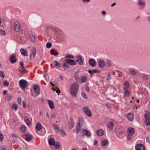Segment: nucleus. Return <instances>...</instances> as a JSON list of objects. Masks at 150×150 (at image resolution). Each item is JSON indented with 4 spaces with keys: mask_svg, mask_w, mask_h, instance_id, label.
I'll return each mask as SVG.
<instances>
[{
    "mask_svg": "<svg viewBox=\"0 0 150 150\" xmlns=\"http://www.w3.org/2000/svg\"><path fill=\"white\" fill-rule=\"evenodd\" d=\"M79 85L77 82L72 83L70 87V93L74 97L77 96L79 91Z\"/></svg>",
    "mask_w": 150,
    "mask_h": 150,
    "instance_id": "1",
    "label": "nucleus"
},
{
    "mask_svg": "<svg viewBox=\"0 0 150 150\" xmlns=\"http://www.w3.org/2000/svg\"><path fill=\"white\" fill-rule=\"evenodd\" d=\"M144 117L145 119V124L146 125H150V112H146L144 115Z\"/></svg>",
    "mask_w": 150,
    "mask_h": 150,
    "instance_id": "2",
    "label": "nucleus"
},
{
    "mask_svg": "<svg viewBox=\"0 0 150 150\" xmlns=\"http://www.w3.org/2000/svg\"><path fill=\"white\" fill-rule=\"evenodd\" d=\"M28 82L24 79H21L19 81V84L22 90L25 88L28 85Z\"/></svg>",
    "mask_w": 150,
    "mask_h": 150,
    "instance_id": "3",
    "label": "nucleus"
},
{
    "mask_svg": "<svg viewBox=\"0 0 150 150\" xmlns=\"http://www.w3.org/2000/svg\"><path fill=\"white\" fill-rule=\"evenodd\" d=\"M134 132V129L130 127L127 130V133L128 134V137H127V139L129 140H130V137L133 135Z\"/></svg>",
    "mask_w": 150,
    "mask_h": 150,
    "instance_id": "4",
    "label": "nucleus"
},
{
    "mask_svg": "<svg viewBox=\"0 0 150 150\" xmlns=\"http://www.w3.org/2000/svg\"><path fill=\"white\" fill-rule=\"evenodd\" d=\"M82 109L85 113L88 116L91 117L92 116L91 112L88 107L85 106Z\"/></svg>",
    "mask_w": 150,
    "mask_h": 150,
    "instance_id": "5",
    "label": "nucleus"
},
{
    "mask_svg": "<svg viewBox=\"0 0 150 150\" xmlns=\"http://www.w3.org/2000/svg\"><path fill=\"white\" fill-rule=\"evenodd\" d=\"M14 30L16 32L19 31L21 29V25L18 22H16L14 26Z\"/></svg>",
    "mask_w": 150,
    "mask_h": 150,
    "instance_id": "6",
    "label": "nucleus"
},
{
    "mask_svg": "<svg viewBox=\"0 0 150 150\" xmlns=\"http://www.w3.org/2000/svg\"><path fill=\"white\" fill-rule=\"evenodd\" d=\"M136 150H145V147L143 144H139L135 146Z\"/></svg>",
    "mask_w": 150,
    "mask_h": 150,
    "instance_id": "7",
    "label": "nucleus"
},
{
    "mask_svg": "<svg viewBox=\"0 0 150 150\" xmlns=\"http://www.w3.org/2000/svg\"><path fill=\"white\" fill-rule=\"evenodd\" d=\"M79 81L81 83H84L86 82L87 80V77L86 76H79Z\"/></svg>",
    "mask_w": 150,
    "mask_h": 150,
    "instance_id": "8",
    "label": "nucleus"
},
{
    "mask_svg": "<svg viewBox=\"0 0 150 150\" xmlns=\"http://www.w3.org/2000/svg\"><path fill=\"white\" fill-rule=\"evenodd\" d=\"M36 52V49L35 47H33L32 50L31 52L30 55V58H34L35 57Z\"/></svg>",
    "mask_w": 150,
    "mask_h": 150,
    "instance_id": "9",
    "label": "nucleus"
},
{
    "mask_svg": "<svg viewBox=\"0 0 150 150\" xmlns=\"http://www.w3.org/2000/svg\"><path fill=\"white\" fill-rule=\"evenodd\" d=\"M66 62L69 64L72 65H75L76 64V62L75 60L70 59H66Z\"/></svg>",
    "mask_w": 150,
    "mask_h": 150,
    "instance_id": "10",
    "label": "nucleus"
},
{
    "mask_svg": "<svg viewBox=\"0 0 150 150\" xmlns=\"http://www.w3.org/2000/svg\"><path fill=\"white\" fill-rule=\"evenodd\" d=\"M81 130L84 134L87 137H89L91 136V133L88 130H86L84 129H81Z\"/></svg>",
    "mask_w": 150,
    "mask_h": 150,
    "instance_id": "11",
    "label": "nucleus"
},
{
    "mask_svg": "<svg viewBox=\"0 0 150 150\" xmlns=\"http://www.w3.org/2000/svg\"><path fill=\"white\" fill-rule=\"evenodd\" d=\"M76 61L80 65L83 64V61L81 57L80 56H78L76 57Z\"/></svg>",
    "mask_w": 150,
    "mask_h": 150,
    "instance_id": "12",
    "label": "nucleus"
},
{
    "mask_svg": "<svg viewBox=\"0 0 150 150\" xmlns=\"http://www.w3.org/2000/svg\"><path fill=\"white\" fill-rule=\"evenodd\" d=\"M25 140L28 142L30 141L33 138L32 136L30 134H25Z\"/></svg>",
    "mask_w": 150,
    "mask_h": 150,
    "instance_id": "13",
    "label": "nucleus"
},
{
    "mask_svg": "<svg viewBox=\"0 0 150 150\" xmlns=\"http://www.w3.org/2000/svg\"><path fill=\"white\" fill-rule=\"evenodd\" d=\"M33 89L35 93L37 94V95L40 94V89L39 86L38 85H35L33 86Z\"/></svg>",
    "mask_w": 150,
    "mask_h": 150,
    "instance_id": "14",
    "label": "nucleus"
},
{
    "mask_svg": "<svg viewBox=\"0 0 150 150\" xmlns=\"http://www.w3.org/2000/svg\"><path fill=\"white\" fill-rule=\"evenodd\" d=\"M17 60L16 55L14 54H12L11 55L10 57V61L12 64L15 63Z\"/></svg>",
    "mask_w": 150,
    "mask_h": 150,
    "instance_id": "15",
    "label": "nucleus"
},
{
    "mask_svg": "<svg viewBox=\"0 0 150 150\" xmlns=\"http://www.w3.org/2000/svg\"><path fill=\"white\" fill-rule=\"evenodd\" d=\"M89 65L90 66L94 67L96 65V62L94 59H91L89 60Z\"/></svg>",
    "mask_w": 150,
    "mask_h": 150,
    "instance_id": "16",
    "label": "nucleus"
},
{
    "mask_svg": "<svg viewBox=\"0 0 150 150\" xmlns=\"http://www.w3.org/2000/svg\"><path fill=\"white\" fill-rule=\"evenodd\" d=\"M107 126L110 130L113 129V127L114 126V125L112 122L110 121L108 123Z\"/></svg>",
    "mask_w": 150,
    "mask_h": 150,
    "instance_id": "17",
    "label": "nucleus"
},
{
    "mask_svg": "<svg viewBox=\"0 0 150 150\" xmlns=\"http://www.w3.org/2000/svg\"><path fill=\"white\" fill-rule=\"evenodd\" d=\"M129 72L130 74L134 76H135L137 73V71L134 69H130Z\"/></svg>",
    "mask_w": 150,
    "mask_h": 150,
    "instance_id": "18",
    "label": "nucleus"
},
{
    "mask_svg": "<svg viewBox=\"0 0 150 150\" xmlns=\"http://www.w3.org/2000/svg\"><path fill=\"white\" fill-rule=\"evenodd\" d=\"M96 133L97 134V135L99 136H101L103 135L104 134V131L102 129H100L97 130Z\"/></svg>",
    "mask_w": 150,
    "mask_h": 150,
    "instance_id": "19",
    "label": "nucleus"
},
{
    "mask_svg": "<svg viewBox=\"0 0 150 150\" xmlns=\"http://www.w3.org/2000/svg\"><path fill=\"white\" fill-rule=\"evenodd\" d=\"M20 51L21 54L24 56H27L28 55V52L24 49L21 48L20 50Z\"/></svg>",
    "mask_w": 150,
    "mask_h": 150,
    "instance_id": "20",
    "label": "nucleus"
},
{
    "mask_svg": "<svg viewBox=\"0 0 150 150\" xmlns=\"http://www.w3.org/2000/svg\"><path fill=\"white\" fill-rule=\"evenodd\" d=\"M99 67L100 68H103L105 66V64L103 60L99 61L98 63Z\"/></svg>",
    "mask_w": 150,
    "mask_h": 150,
    "instance_id": "21",
    "label": "nucleus"
},
{
    "mask_svg": "<svg viewBox=\"0 0 150 150\" xmlns=\"http://www.w3.org/2000/svg\"><path fill=\"white\" fill-rule=\"evenodd\" d=\"M69 125L71 126L70 127L71 129L72 128L74 127V123L73 118H70V120L69 122Z\"/></svg>",
    "mask_w": 150,
    "mask_h": 150,
    "instance_id": "22",
    "label": "nucleus"
},
{
    "mask_svg": "<svg viewBox=\"0 0 150 150\" xmlns=\"http://www.w3.org/2000/svg\"><path fill=\"white\" fill-rule=\"evenodd\" d=\"M48 103L50 108L52 109H53L54 106L53 101L52 100H49L48 101Z\"/></svg>",
    "mask_w": 150,
    "mask_h": 150,
    "instance_id": "23",
    "label": "nucleus"
},
{
    "mask_svg": "<svg viewBox=\"0 0 150 150\" xmlns=\"http://www.w3.org/2000/svg\"><path fill=\"white\" fill-rule=\"evenodd\" d=\"M124 90H128L129 85V83L128 81H125V82Z\"/></svg>",
    "mask_w": 150,
    "mask_h": 150,
    "instance_id": "24",
    "label": "nucleus"
},
{
    "mask_svg": "<svg viewBox=\"0 0 150 150\" xmlns=\"http://www.w3.org/2000/svg\"><path fill=\"white\" fill-rule=\"evenodd\" d=\"M54 64L55 67L57 69H59L61 67L60 63L57 61H55L54 62Z\"/></svg>",
    "mask_w": 150,
    "mask_h": 150,
    "instance_id": "25",
    "label": "nucleus"
},
{
    "mask_svg": "<svg viewBox=\"0 0 150 150\" xmlns=\"http://www.w3.org/2000/svg\"><path fill=\"white\" fill-rule=\"evenodd\" d=\"M36 129L38 131H39L42 129V126L41 123L39 122H38L37 123L35 127Z\"/></svg>",
    "mask_w": 150,
    "mask_h": 150,
    "instance_id": "26",
    "label": "nucleus"
},
{
    "mask_svg": "<svg viewBox=\"0 0 150 150\" xmlns=\"http://www.w3.org/2000/svg\"><path fill=\"white\" fill-rule=\"evenodd\" d=\"M25 120V123L28 126H30L31 125V121L27 117L26 118Z\"/></svg>",
    "mask_w": 150,
    "mask_h": 150,
    "instance_id": "27",
    "label": "nucleus"
},
{
    "mask_svg": "<svg viewBox=\"0 0 150 150\" xmlns=\"http://www.w3.org/2000/svg\"><path fill=\"white\" fill-rule=\"evenodd\" d=\"M48 142L50 145H54L55 142L54 139L50 138L49 139Z\"/></svg>",
    "mask_w": 150,
    "mask_h": 150,
    "instance_id": "28",
    "label": "nucleus"
},
{
    "mask_svg": "<svg viewBox=\"0 0 150 150\" xmlns=\"http://www.w3.org/2000/svg\"><path fill=\"white\" fill-rule=\"evenodd\" d=\"M50 54L52 55L57 56L58 54V53L57 52H55L54 50L52 49L50 52Z\"/></svg>",
    "mask_w": 150,
    "mask_h": 150,
    "instance_id": "29",
    "label": "nucleus"
},
{
    "mask_svg": "<svg viewBox=\"0 0 150 150\" xmlns=\"http://www.w3.org/2000/svg\"><path fill=\"white\" fill-rule=\"evenodd\" d=\"M127 117L130 121H132L133 120V116L132 114L128 113L127 115Z\"/></svg>",
    "mask_w": 150,
    "mask_h": 150,
    "instance_id": "30",
    "label": "nucleus"
},
{
    "mask_svg": "<svg viewBox=\"0 0 150 150\" xmlns=\"http://www.w3.org/2000/svg\"><path fill=\"white\" fill-rule=\"evenodd\" d=\"M79 72L78 71H76L74 74V76L75 77V79L77 81H79Z\"/></svg>",
    "mask_w": 150,
    "mask_h": 150,
    "instance_id": "31",
    "label": "nucleus"
},
{
    "mask_svg": "<svg viewBox=\"0 0 150 150\" xmlns=\"http://www.w3.org/2000/svg\"><path fill=\"white\" fill-rule=\"evenodd\" d=\"M12 99V96L10 94H8L6 97L5 100L7 101H10Z\"/></svg>",
    "mask_w": 150,
    "mask_h": 150,
    "instance_id": "32",
    "label": "nucleus"
},
{
    "mask_svg": "<svg viewBox=\"0 0 150 150\" xmlns=\"http://www.w3.org/2000/svg\"><path fill=\"white\" fill-rule=\"evenodd\" d=\"M108 142V140L105 139L104 140L102 141L101 142V144L102 146H105L107 144Z\"/></svg>",
    "mask_w": 150,
    "mask_h": 150,
    "instance_id": "33",
    "label": "nucleus"
},
{
    "mask_svg": "<svg viewBox=\"0 0 150 150\" xmlns=\"http://www.w3.org/2000/svg\"><path fill=\"white\" fill-rule=\"evenodd\" d=\"M30 40L32 42H35L36 39L35 35H31L30 36Z\"/></svg>",
    "mask_w": 150,
    "mask_h": 150,
    "instance_id": "34",
    "label": "nucleus"
},
{
    "mask_svg": "<svg viewBox=\"0 0 150 150\" xmlns=\"http://www.w3.org/2000/svg\"><path fill=\"white\" fill-rule=\"evenodd\" d=\"M138 4L139 6L142 5L143 7L144 8L145 6V3L144 1H143L142 0H139V1Z\"/></svg>",
    "mask_w": 150,
    "mask_h": 150,
    "instance_id": "35",
    "label": "nucleus"
},
{
    "mask_svg": "<svg viewBox=\"0 0 150 150\" xmlns=\"http://www.w3.org/2000/svg\"><path fill=\"white\" fill-rule=\"evenodd\" d=\"M83 124V121L82 119H80L78 124V126L79 125V127H82Z\"/></svg>",
    "mask_w": 150,
    "mask_h": 150,
    "instance_id": "36",
    "label": "nucleus"
},
{
    "mask_svg": "<svg viewBox=\"0 0 150 150\" xmlns=\"http://www.w3.org/2000/svg\"><path fill=\"white\" fill-rule=\"evenodd\" d=\"M52 89L54 91L56 90V91L57 93H59L60 92V91L59 90V89L58 88H57V87H55V86L53 87L52 88Z\"/></svg>",
    "mask_w": 150,
    "mask_h": 150,
    "instance_id": "37",
    "label": "nucleus"
},
{
    "mask_svg": "<svg viewBox=\"0 0 150 150\" xmlns=\"http://www.w3.org/2000/svg\"><path fill=\"white\" fill-rule=\"evenodd\" d=\"M88 72L91 74H93L97 72L98 70H89L88 71Z\"/></svg>",
    "mask_w": 150,
    "mask_h": 150,
    "instance_id": "38",
    "label": "nucleus"
},
{
    "mask_svg": "<svg viewBox=\"0 0 150 150\" xmlns=\"http://www.w3.org/2000/svg\"><path fill=\"white\" fill-rule=\"evenodd\" d=\"M125 90L124 93V96L125 97H127L129 96V93L128 91L127 90Z\"/></svg>",
    "mask_w": 150,
    "mask_h": 150,
    "instance_id": "39",
    "label": "nucleus"
},
{
    "mask_svg": "<svg viewBox=\"0 0 150 150\" xmlns=\"http://www.w3.org/2000/svg\"><path fill=\"white\" fill-rule=\"evenodd\" d=\"M20 129L21 131H23V132H25L26 129V127L24 125H22V126L21 127Z\"/></svg>",
    "mask_w": 150,
    "mask_h": 150,
    "instance_id": "40",
    "label": "nucleus"
},
{
    "mask_svg": "<svg viewBox=\"0 0 150 150\" xmlns=\"http://www.w3.org/2000/svg\"><path fill=\"white\" fill-rule=\"evenodd\" d=\"M54 145V147L56 149H58L59 148L60 146V144L58 142H55Z\"/></svg>",
    "mask_w": 150,
    "mask_h": 150,
    "instance_id": "41",
    "label": "nucleus"
},
{
    "mask_svg": "<svg viewBox=\"0 0 150 150\" xmlns=\"http://www.w3.org/2000/svg\"><path fill=\"white\" fill-rule=\"evenodd\" d=\"M59 132L61 135L62 136H65L66 135V132H64L63 130H60Z\"/></svg>",
    "mask_w": 150,
    "mask_h": 150,
    "instance_id": "42",
    "label": "nucleus"
},
{
    "mask_svg": "<svg viewBox=\"0 0 150 150\" xmlns=\"http://www.w3.org/2000/svg\"><path fill=\"white\" fill-rule=\"evenodd\" d=\"M106 63L108 67H110L111 65V62L110 60L108 59Z\"/></svg>",
    "mask_w": 150,
    "mask_h": 150,
    "instance_id": "43",
    "label": "nucleus"
},
{
    "mask_svg": "<svg viewBox=\"0 0 150 150\" xmlns=\"http://www.w3.org/2000/svg\"><path fill=\"white\" fill-rule=\"evenodd\" d=\"M12 108H13L16 111L18 108V106L17 104H14L12 106Z\"/></svg>",
    "mask_w": 150,
    "mask_h": 150,
    "instance_id": "44",
    "label": "nucleus"
},
{
    "mask_svg": "<svg viewBox=\"0 0 150 150\" xmlns=\"http://www.w3.org/2000/svg\"><path fill=\"white\" fill-rule=\"evenodd\" d=\"M52 43L50 42H48L47 43L46 46L47 48H49L52 47Z\"/></svg>",
    "mask_w": 150,
    "mask_h": 150,
    "instance_id": "45",
    "label": "nucleus"
},
{
    "mask_svg": "<svg viewBox=\"0 0 150 150\" xmlns=\"http://www.w3.org/2000/svg\"><path fill=\"white\" fill-rule=\"evenodd\" d=\"M67 64L68 63L67 62L64 63L63 64V67L64 68H68L69 67V66Z\"/></svg>",
    "mask_w": 150,
    "mask_h": 150,
    "instance_id": "46",
    "label": "nucleus"
},
{
    "mask_svg": "<svg viewBox=\"0 0 150 150\" xmlns=\"http://www.w3.org/2000/svg\"><path fill=\"white\" fill-rule=\"evenodd\" d=\"M53 128L55 129H59V127L56 124L52 125Z\"/></svg>",
    "mask_w": 150,
    "mask_h": 150,
    "instance_id": "47",
    "label": "nucleus"
},
{
    "mask_svg": "<svg viewBox=\"0 0 150 150\" xmlns=\"http://www.w3.org/2000/svg\"><path fill=\"white\" fill-rule=\"evenodd\" d=\"M65 57L71 58H74V56L72 54H68Z\"/></svg>",
    "mask_w": 150,
    "mask_h": 150,
    "instance_id": "48",
    "label": "nucleus"
},
{
    "mask_svg": "<svg viewBox=\"0 0 150 150\" xmlns=\"http://www.w3.org/2000/svg\"><path fill=\"white\" fill-rule=\"evenodd\" d=\"M81 95L83 97V98L87 99V96L86 93L84 92H83L81 93Z\"/></svg>",
    "mask_w": 150,
    "mask_h": 150,
    "instance_id": "49",
    "label": "nucleus"
},
{
    "mask_svg": "<svg viewBox=\"0 0 150 150\" xmlns=\"http://www.w3.org/2000/svg\"><path fill=\"white\" fill-rule=\"evenodd\" d=\"M3 84L5 86H9V82H8L7 81H5L4 82Z\"/></svg>",
    "mask_w": 150,
    "mask_h": 150,
    "instance_id": "50",
    "label": "nucleus"
},
{
    "mask_svg": "<svg viewBox=\"0 0 150 150\" xmlns=\"http://www.w3.org/2000/svg\"><path fill=\"white\" fill-rule=\"evenodd\" d=\"M6 34V32L4 30H1L0 31V34L1 35H4Z\"/></svg>",
    "mask_w": 150,
    "mask_h": 150,
    "instance_id": "51",
    "label": "nucleus"
},
{
    "mask_svg": "<svg viewBox=\"0 0 150 150\" xmlns=\"http://www.w3.org/2000/svg\"><path fill=\"white\" fill-rule=\"evenodd\" d=\"M18 103L21 104V97H18Z\"/></svg>",
    "mask_w": 150,
    "mask_h": 150,
    "instance_id": "52",
    "label": "nucleus"
},
{
    "mask_svg": "<svg viewBox=\"0 0 150 150\" xmlns=\"http://www.w3.org/2000/svg\"><path fill=\"white\" fill-rule=\"evenodd\" d=\"M115 71H116L117 73H118V76L119 77H120L121 76V74H122V73L119 70H115Z\"/></svg>",
    "mask_w": 150,
    "mask_h": 150,
    "instance_id": "53",
    "label": "nucleus"
},
{
    "mask_svg": "<svg viewBox=\"0 0 150 150\" xmlns=\"http://www.w3.org/2000/svg\"><path fill=\"white\" fill-rule=\"evenodd\" d=\"M0 76L3 78L4 77V73L3 71H0Z\"/></svg>",
    "mask_w": 150,
    "mask_h": 150,
    "instance_id": "54",
    "label": "nucleus"
},
{
    "mask_svg": "<svg viewBox=\"0 0 150 150\" xmlns=\"http://www.w3.org/2000/svg\"><path fill=\"white\" fill-rule=\"evenodd\" d=\"M3 138L4 137L3 135L0 133V142L1 141L3 140Z\"/></svg>",
    "mask_w": 150,
    "mask_h": 150,
    "instance_id": "55",
    "label": "nucleus"
},
{
    "mask_svg": "<svg viewBox=\"0 0 150 150\" xmlns=\"http://www.w3.org/2000/svg\"><path fill=\"white\" fill-rule=\"evenodd\" d=\"M143 78L144 80H146L148 79V77L147 75L144 74L143 76Z\"/></svg>",
    "mask_w": 150,
    "mask_h": 150,
    "instance_id": "56",
    "label": "nucleus"
},
{
    "mask_svg": "<svg viewBox=\"0 0 150 150\" xmlns=\"http://www.w3.org/2000/svg\"><path fill=\"white\" fill-rule=\"evenodd\" d=\"M56 117L55 114L54 113H52L51 114V118L52 119L55 118Z\"/></svg>",
    "mask_w": 150,
    "mask_h": 150,
    "instance_id": "57",
    "label": "nucleus"
},
{
    "mask_svg": "<svg viewBox=\"0 0 150 150\" xmlns=\"http://www.w3.org/2000/svg\"><path fill=\"white\" fill-rule=\"evenodd\" d=\"M23 107L25 108L26 107V104L25 101L24 100L23 101Z\"/></svg>",
    "mask_w": 150,
    "mask_h": 150,
    "instance_id": "58",
    "label": "nucleus"
},
{
    "mask_svg": "<svg viewBox=\"0 0 150 150\" xmlns=\"http://www.w3.org/2000/svg\"><path fill=\"white\" fill-rule=\"evenodd\" d=\"M111 79V76L110 74L108 75V77L107 79V80H110Z\"/></svg>",
    "mask_w": 150,
    "mask_h": 150,
    "instance_id": "59",
    "label": "nucleus"
},
{
    "mask_svg": "<svg viewBox=\"0 0 150 150\" xmlns=\"http://www.w3.org/2000/svg\"><path fill=\"white\" fill-rule=\"evenodd\" d=\"M85 88L87 91L88 92H89V88L88 86H86Z\"/></svg>",
    "mask_w": 150,
    "mask_h": 150,
    "instance_id": "60",
    "label": "nucleus"
},
{
    "mask_svg": "<svg viewBox=\"0 0 150 150\" xmlns=\"http://www.w3.org/2000/svg\"><path fill=\"white\" fill-rule=\"evenodd\" d=\"M98 142L97 140H95L94 142V145L95 146H97L98 145Z\"/></svg>",
    "mask_w": 150,
    "mask_h": 150,
    "instance_id": "61",
    "label": "nucleus"
},
{
    "mask_svg": "<svg viewBox=\"0 0 150 150\" xmlns=\"http://www.w3.org/2000/svg\"><path fill=\"white\" fill-rule=\"evenodd\" d=\"M146 142H149V137L148 136H147L146 138Z\"/></svg>",
    "mask_w": 150,
    "mask_h": 150,
    "instance_id": "62",
    "label": "nucleus"
},
{
    "mask_svg": "<svg viewBox=\"0 0 150 150\" xmlns=\"http://www.w3.org/2000/svg\"><path fill=\"white\" fill-rule=\"evenodd\" d=\"M20 68H21V69L23 70V71H24L25 70V68L24 67V66H21L20 67Z\"/></svg>",
    "mask_w": 150,
    "mask_h": 150,
    "instance_id": "63",
    "label": "nucleus"
},
{
    "mask_svg": "<svg viewBox=\"0 0 150 150\" xmlns=\"http://www.w3.org/2000/svg\"><path fill=\"white\" fill-rule=\"evenodd\" d=\"M81 127H79V125L77 126V128H76V129L80 130Z\"/></svg>",
    "mask_w": 150,
    "mask_h": 150,
    "instance_id": "64",
    "label": "nucleus"
}]
</instances>
